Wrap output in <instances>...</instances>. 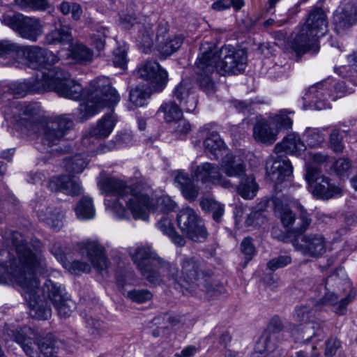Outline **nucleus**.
Segmentation results:
<instances>
[{
  "label": "nucleus",
  "instance_id": "f257e3e1",
  "mask_svg": "<svg viewBox=\"0 0 357 357\" xmlns=\"http://www.w3.org/2000/svg\"><path fill=\"white\" fill-rule=\"evenodd\" d=\"M54 91L59 96L77 100L80 97L84 101L77 109V118L84 121L94 116L105 107H114L120 100V96L111 86L109 78L101 77L91 82L89 88L83 91L82 86L66 70L54 67L36 73L20 82L0 83V103L10 106L13 97L21 98L28 93Z\"/></svg>",
  "mask_w": 357,
  "mask_h": 357
},
{
  "label": "nucleus",
  "instance_id": "f03ea898",
  "mask_svg": "<svg viewBox=\"0 0 357 357\" xmlns=\"http://www.w3.org/2000/svg\"><path fill=\"white\" fill-rule=\"evenodd\" d=\"M11 241L15 248L19 264H16L13 259L0 262V284L17 283L29 305L31 316L38 319H47L52 315V310L47 302L40 298V283L36 277V273H43L46 267L41 255L42 243L36 240L31 245L17 231L12 232ZM1 255L8 257L9 252L3 250L0 251Z\"/></svg>",
  "mask_w": 357,
  "mask_h": 357
},
{
  "label": "nucleus",
  "instance_id": "7ed1b4c3",
  "mask_svg": "<svg viewBox=\"0 0 357 357\" xmlns=\"http://www.w3.org/2000/svg\"><path fill=\"white\" fill-rule=\"evenodd\" d=\"M320 284H314L311 291L314 293L312 304L306 303L296 307L293 318L301 322L297 328L303 334L304 340L317 337L322 340L324 337V329L321 324L314 321L316 314L314 307L331 305L338 314H344L347 305L351 302L354 296L350 293L351 284L347 278H340L335 272L330 275L325 280H321Z\"/></svg>",
  "mask_w": 357,
  "mask_h": 357
},
{
  "label": "nucleus",
  "instance_id": "20e7f679",
  "mask_svg": "<svg viewBox=\"0 0 357 357\" xmlns=\"http://www.w3.org/2000/svg\"><path fill=\"white\" fill-rule=\"evenodd\" d=\"M247 63L246 52L231 45H225L214 51L213 45L202 44L196 61V73L200 86L207 93L214 90L210 75L216 70L220 75L236 74L244 71Z\"/></svg>",
  "mask_w": 357,
  "mask_h": 357
},
{
  "label": "nucleus",
  "instance_id": "39448f33",
  "mask_svg": "<svg viewBox=\"0 0 357 357\" xmlns=\"http://www.w3.org/2000/svg\"><path fill=\"white\" fill-rule=\"evenodd\" d=\"M98 186L103 193L116 195L126 201V206L135 219L147 220L149 213H167L173 211L176 204L168 196L158 197L152 204L149 192V186L136 183L127 185L123 181L115 178H105L98 181Z\"/></svg>",
  "mask_w": 357,
  "mask_h": 357
},
{
  "label": "nucleus",
  "instance_id": "423d86ee",
  "mask_svg": "<svg viewBox=\"0 0 357 357\" xmlns=\"http://www.w3.org/2000/svg\"><path fill=\"white\" fill-rule=\"evenodd\" d=\"M6 342L19 344L29 357H54L61 348L62 342L52 334L36 339L35 332L29 327L15 328L6 326L3 330Z\"/></svg>",
  "mask_w": 357,
  "mask_h": 357
},
{
  "label": "nucleus",
  "instance_id": "0eeeda50",
  "mask_svg": "<svg viewBox=\"0 0 357 357\" xmlns=\"http://www.w3.org/2000/svg\"><path fill=\"white\" fill-rule=\"evenodd\" d=\"M10 106H3L2 113L7 121L15 122L16 129L23 135L35 137L44 122L41 106L38 102L13 101Z\"/></svg>",
  "mask_w": 357,
  "mask_h": 357
},
{
  "label": "nucleus",
  "instance_id": "6e6552de",
  "mask_svg": "<svg viewBox=\"0 0 357 357\" xmlns=\"http://www.w3.org/2000/svg\"><path fill=\"white\" fill-rule=\"evenodd\" d=\"M130 255L142 275L152 285L158 286L162 283L160 271H167L170 275L171 265L162 260L151 248H137L131 250Z\"/></svg>",
  "mask_w": 357,
  "mask_h": 357
},
{
  "label": "nucleus",
  "instance_id": "1a4fd4ad",
  "mask_svg": "<svg viewBox=\"0 0 357 357\" xmlns=\"http://www.w3.org/2000/svg\"><path fill=\"white\" fill-rule=\"evenodd\" d=\"M350 93L346 83L342 82L334 83L333 79H328L317 83L310 87L303 97L305 106L321 110L331 107L328 102L329 100H335L340 96L345 93Z\"/></svg>",
  "mask_w": 357,
  "mask_h": 357
},
{
  "label": "nucleus",
  "instance_id": "9d476101",
  "mask_svg": "<svg viewBox=\"0 0 357 357\" xmlns=\"http://www.w3.org/2000/svg\"><path fill=\"white\" fill-rule=\"evenodd\" d=\"M1 22L10 28L20 37L36 42L44 32V23L38 17L26 16L20 13H6Z\"/></svg>",
  "mask_w": 357,
  "mask_h": 357
},
{
  "label": "nucleus",
  "instance_id": "9b49d317",
  "mask_svg": "<svg viewBox=\"0 0 357 357\" xmlns=\"http://www.w3.org/2000/svg\"><path fill=\"white\" fill-rule=\"evenodd\" d=\"M15 61L31 68L43 69L42 71H45L50 70V68L47 66L56 63L59 59L56 55L47 49L37 45L21 46L18 44Z\"/></svg>",
  "mask_w": 357,
  "mask_h": 357
},
{
  "label": "nucleus",
  "instance_id": "f8f14e48",
  "mask_svg": "<svg viewBox=\"0 0 357 357\" xmlns=\"http://www.w3.org/2000/svg\"><path fill=\"white\" fill-rule=\"evenodd\" d=\"M181 271L171 265L170 277L174 281V288L187 289L204 275L202 263L199 257H184L180 261Z\"/></svg>",
  "mask_w": 357,
  "mask_h": 357
},
{
  "label": "nucleus",
  "instance_id": "ddd939ff",
  "mask_svg": "<svg viewBox=\"0 0 357 357\" xmlns=\"http://www.w3.org/2000/svg\"><path fill=\"white\" fill-rule=\"evenodd\" d=\"M177 225L188 238L193 241H202L207 238L208 233L203 220L190 207L179 211L176 216Z\"/></svg>",
  "mask_w": 357,
  "mask_h": 357
},
{
  "label": "nucleus",
  "instance_id": "4468645a",
  "mask_svg": "<svg viewBox=\"0 0 357 357\" xmlns=\"http://www.w3.org/2000/svg\"><path fill=\"white\" fill-rule=\"evenodd\" d=\"M319 174L320 170L317 167L312 165L307 167L305 179L314 196L328 199L340 195L339 187L331 183L328 177Z\"/></svg>",
  "mask_w": 357,
  "mask_h": 357
},
{
  "label": "nucleus",
  "instance_id": "2eb2a0df",
  "mask_svg": "<svg viewBox=\"0 0 357 357\" xmlns=\"http://www.w3.org/2000/svg\"><path fill=\"white\" fill-rule=\"evenodd\" d=\"M43 293L53 304L58 314L61 317H68L75 309V303L69 299L65 290L58 287L52 280H47L43 286Z\"/></svg>",
  "mask_w": 357,
  "mask_h": 357
},
{
  "label": "nucleus",
  "instance_id": "dca6fc26",
  "mask_svg": "<svg viewBox=\"0 0 357 357\" xmlns=\"http://www.w3.org/2000/svg\"><path fill=\"white\" fill-rule=\"evenodd\" d=\"M140 78L147 81L152 92H161L168 82V73L154 61H147L137 70Z\"/></svg>",
  "mask_w": 357,
  "mask_h": 357
},
{
  "label": "nucleus",
  "instance_id": "f3484780",
  "mask_svg": "<svg viewBox=\"0 0 357 357\" xmlns=\"http://www.w3.org/2000/svg\"><path fill=\"white\" fill-rule=\"evenodd\" d=\"M328 241L321 234H310L298 237L293 241L295 249L304 256L317 258L323 255Z\"/></svg>",
  "mask_w": 357,
  "mask_h": 357
},
{
  "label": "nucleus",
  "instance_id": "a211bd4d",
  "mask_svg": "<svg viewBox=\"0 0 357 357\" xmlns=\"http://www.w3.org/2000/svg\"><path fill=\"white\" fill-rule=\"evenodd\" d=\"M79 252L91 261L96 272L102 277L109 273V266L102 245L96 241H84L79 243Z\"/></svg>",
  "mask_w": 357,
  "mask_h": 357
},
{
  "label": "nucleus",
  "instance_id": "6ab92c4d",
  "mask_svg": "<svg viewBox=\"0 0 357 357\" xmlns=\"http://www.w3.org/2000/svg\"><path fill=\"white\" fill-rule=\"evenodd\" d=\"M192 176L197 182L220 185L227 189L234 188L230 180L222 176L219 166L216 164L204 162L198 165Z\"/></svg>",
  "mask_w": 357,
  "mask_h": 357
},
{
  "label": "nucleus",
  "instance_id": "aec40b11",
  "mask_svg": "<svg viewBox=\"0 0 357 357\" xmlns=\"http://www.w3.org/2000/svg\"><path fill=\"white\" fill-rule=\"evenodd\" d=\"M269 162H266V172L270 179L275 183L276 189L281 190L280 185L288 183L292 176L293 167L290 161L284 157H278L268 167Z\"/></svg>",
  "mask_w": 357,
  "mask_h": 357
},
{
  "label": "nucleus",
  "instance_id": "412c9836",
  "mask_svg": "<svg viewBox=\"0 0 357 357\" xmlns=\"http://www.w3.org/2000/svg\"><path fill=\"white\" fill-rule=\"evenodd\" d=\"M167 31L168 27L165 23L158 25L155 38L158 50L160 54L164 56H169L176 52L183 42V38L181 36H172L166 38L165 35Z\"/></svg>",
  "mask_w": 357,
  "mask_h": 357
},
{
  "label": "nucleus",
  "instance_id": "4be33fe9",
  "mask_svg": "<svg viewBox=\"0 0 357 357\" xmlns=\"http://www.w3.org/2000/svg\"><path fill=\"white\" fill-rule=\"evenodd\" d=\"M318 37L303 26L292 36L290 46L296 54H303L317 45Z\"/></svg>",
  "mask_w": 357,
  "mask_h": 357
},
{
  "label": "nucleus",
  "instance_id": "5701e85b",
  "mask_svg": "<svg viewBox=\"0 0 357 357\" xmlns=\"http://www.w3.org/2000/svg\"><path fill=\"white\" fill-rule=\"evenodd\" d=\"M278 135V130L275 129L271 120L261 119L256 122L253 127V137L260 144L271 145L273 144Z\"/></svg>",
  "mask_w": 357,
  "mask_h": 357
},
{
  "label": "nucleus",
  "instance_id": "b1692460",
  "mask_svg": "<svg viewBox=\"0 0 357 357\" xmlns=\"http://www.w3.org/2000/svg\"><path fill=\"white\" fill-rule=\"evenodd\" d=\"M48 188L52 191H60L71 196L82 192L80 184L70 176L66 175L53 176L48 183Z\"/></svg>",
  "mask_w": 357,
  "mask_h": 357
},
{
  "label": "nucleus",
  "instance_id": "393cba45",
  "mask_svg": "<svg viewBox=\"0 0 357 357\" xmlns=\"http://www.w3.org/2000/svg\"><path fill=\"white\" fill-rule=\"evenodd\" d=\"M302 26L318 38L323 36L328 28L327 18L324 11L320 8L312 10L309 13L305 23Z\"/></svg>",
  "mask_w": 357,
  "mask_h": 357
},
{
  "label": "nucleus",
  "instance_id": "a878e982",
  "mask_svg": "<svg viewBox=\"0 0 357 357\" xmlns=\"http://www.w3.org/2000/svg\"><path fill=\"white\" fill-rule=\"evenodd\" d=\"M336 29L338 31L349 29L357 22V0L344 4L342 11L334 17Z\"/></svg>",
  "mask_w": 357,
  "mask_h": 357
},
{
  "label": "nucleus",
  "instance_id": "bb28decb",
  "mask_svg": "<svg viewBox=\"0 0 357 357\" xmlns=\"http://www.w3.org/2000/svg\"><path fill=\"white\" fill-rule=\"evenodd\" d=\"M306 149V146L300 136L296 133H291L286 136L281 142L278 143L274 152L276 154L285 152L287 154L300 155Z\"/></svg>",
  "mask_w": 357,
  "mask_h": 357
},
{
  "label": "nucleus",
  "instance_id": "cd10ccee",
  "mask_svg": "<svg viewBox=\"0 0 357 357\" xmlns=\"http://www.w3.org/2000/svg\"><path fill=\"white\" fill-rule=\"evenodd\" d=\"M220 166L223 172L229 177H241L245 172L243 161L231 153H227L222 158Z\"/></svg>",
  "mask_w": 357,
  "mask_h": 357
},
{
  "label": "nucleus",
  "instance_id": "c85d7f7f",
  "mask_svg": "<svg viewBox=\"0 0 357 357\" xmlns=\"http://www.w3.org/2000/svg\"><path fill=\"white\" fill-rule=\"evenodd\" d=\"M152 24L147 18H144L136 25L138 33L136 37L137 42L143 48L144 53H148L153 44V31Z\"/></svg>",
  "mask_w": 357,
  "mask_h": 357
},
{
  "label": "nucleus",
  "instance_id": "c756f323",
  "mask_svg": "<svg viewBox=\"0 0 357 357\" xmlns=\"http://www.w3.org/2000/svg\"><path fill=\"white\" fill-rule=\"evenodd\" d=\"M205 152L211 159H218L226 151L223 140L216 132H209L204 141Z\"/></svg>",
  "mask_w": 357,
  "mask_h": 357
},
{
  "label": "nucleus",
  "instance_id": "7c9ffc66",
  "mask_svg": "<svg viewBox=\"0 0 357 357\" xmlns=\"http://www.w3.org/2000/svg\"><path fill=\"white\" fill-rule=\"evenodd\" d=\"M156 227L164 234L168 236L172 242L177 246L183 247L185 240L175 229L172 220L167 215H162L155 224Z\"/></svg>",
  "mask_w": 357,
  "mask_h": 357
},
{
  "label": "nucleus",
  "instance_id": "2f4dec72",
  "mask_svg": "<svg viewBox=\"0 0 357 357\" xmlns=\"http://www.w3.org/2000/svg\"><path fill=\"white\" fill-rule=\"evenodd\" d=\"M175 182L178 184L183 197L189 202H194L199 195V189L194 185L188 174L183 172H178L175 177Z\"/></svg>",
  "mask_w": 357,
  "mask_h": 357
},
{
  "label": "nucleus",
  "instance_id": "473e14b6",
  "mask_svg": "<svg viewBox=\"0 0 357 357\" xmlns=\"http://www.w3.org/2000/svg\"><path fill=\"white\" fill-rule=\"evenodd\" d=\"M116 123V119L113 114L105 115L100 119L96 126L89 130L90 137L97 139L107 137L112 132Z\"/></svg>",
  "mask_w": 357,
  "mask_h": 357
},
{
  "label": "nucleus",
  "instance_id": "72a5a7b5",
  "mask_svg": "<svg viewBox=\"0 0 357 357\" xmlns=\"http://www.w3.org/2000/svg\"><path fill=\"white\" fill-rule=\"evenodd\" d=\"M40 135L41 143L47 147L59 144L63 139L64 135L61 131L52 128L47 122H43L40 130L36 136Z\"/></svg>",
  "mask_w": 357,
  "mask_h": 357
},
{
  "label": "nucleus",
  "instance_id": "f704fd0d",
  "mask_svg": "<svg viewBox=\"0 0 357 357\" xmlns=\"http://www.w3.org/2000/svg\"><path fill=\"white\" fill-rule=\"evenodd\" d=\"M157 112L163 114V119L167 123L177 121L183 117L182 109L174 100L164 102Z\"/></svg>",
  "mask_w": 357,
  "mask_h": 357
},
{
  "label": "nucleus",
  "instance_id": "c9c22d12",
  "mask_svg": "<svg viewBox=\"0 0 357 357\" xmlns=\"http://www.w3.org/2000/svg\"><path fill=\"white\" fill-rule=\"evenodd\" d=\"M237 192L245 199H253L258 190V185L255 178L245 174L241 178L239 184L236 187Z\"/></svg>",
  "mask_w": 357,
  "mask_h": 357
},
{
  "label": "nucleus",
  "instance_id": "e433bc0d",
  "mask_svg": "<svg viewBox=\"0 0 357 357\" xmlns=\"http://www.w3.org/2000/svg\"><path fill=\"white\" fill-rule=\"evenodd\" d=\"M199 205L202 211L206 213H211L213 219L219 222L225 213L224 204L218 202L209 197H202L199 201Z\"/></svg>",
  "mask_w": 357,
  "mask_h": 357
},
{
  "label": "nucleus",
  "instance_id": "4c0bfd02",
  "mask_svg": "<svg viewBox=\"0 0 357 357\" xmlns=\"http://www.w3.org/2000/svg\"><path fill=\"white\" fill-rule=\"evenodd\" d=\"M71 40L70 29L68 26L59 24L54 30L47 33L44 38V44L54 45L68 43Z\"/></svg>",
  "mask_w": 357,
  "mask_h": 357
},
{
  "label": "nucleus",
  "instance_id": "58836bf2",
  "mask_svg": "<svg viewBox=\"0 0 357 357\" xmlns=\"http://www.w3.org/2000/svg\"><path fill=\"white\" fill-rule=\"evenodd\" d=\"M75 212L78 219L87 220L94 218L96 210L91 198L83 197L75 207Z\"/></svg>",
  "mask_w": 357,
  "mask_h": 357
},
{
  "label": "nucleus",
  "instance_id": "ea45409f",
  "mask_svg": "<svg viewBox=\"0 0 357 357\" xmlns=\"http://www.w3.org/2000/svg\"><path fill=\"white\" fill-rule=\"evenodd\" d=\"M70 51L72 58L79 63L87 64L93 60L92 50L83 44L77 43L71 45Z\"/></svg>",
  "mask_w": 357,
  "mask_h": 357
},
{
  "label": "nucleus",
  "instance_id": "a19ab883",
  "mask_svg": "<svg viewBox=\"0 0 357 357\" xmlns=\"http://www.w3.org/2000/svg\"><path fill=\"white\" fill-rule=\"evenodd\" d=\"M89 163V160L82 153L77 154L64 161V167L70 174H79L83 172Z\"/></svg>",
  "mask_w": 357,
  "mask_h": 357
},
{
  "label": "nucleus",
  "instance_id": "79ce46f5",
  "mask_svg": "<svg viewBox=\"0 0 357 357\" xmlns=\"http://www.w3.org/2000/svg\"><path fill=\"white\" fill-rule=\"evenodd\" d=\"M294 113V111L282 109L275 116L270 117L269 119L278 132L281 130H288L291 128L293 125V120L288 115Z\"/></svg>",
  "mask_w": 357,
  "mask_h": 357
},
{
  "label": "nucleus",
  "instance_id": "37998d69",
  "mask_svg": "<svg viewBox=\"0 0 357 357\" xmlns=\"http://www.w3.org/2000/svg\"><path fill=\"white\" fill-rule=\"evenodd\" d=\"M109 31L104 26H98L92 30L90 33V45L98 52H101L105 46V40Z\"/></svg>",
  "mask_w": 357,
  "mask_h": 357
},
{
  "label": "nucleus",
  "instance_id": "c03bdc74",
  "mask_svg": "<svg viewBox=\"0 0 357 357\" xmlns=\"http://www.w3.org/2000/svg\"><path fill=\"white\" fill-rule=\"evenodd\" d=\"M307 144L311 148L321 147L325 142V135L316 128H307L303 133Z\"/></svg>",
  "mask_w": 357,
  "mask_h": 357
},
{
  "label": "nucleus",
  "instance_id": "a18cd8bd",
  "mask_svg": "<svg viewBox=\"0 0 357 357\" xmlns=\"http://www.w3.org/2000/svg\"><path fill=\"white\" fill-rule=\"evenodd\" d=\"M14 3L22 10H45L51 7L48 0H14Z\"/></svg>",
  "mask_w": 357,
  "mask_h": 357
},
{
  "label": "nucleus",
  "instance_id": "49530a36",
  "mask_svg": "<svg viewBox=\"0 0 357 357\" xmlns=\"http://www.w3.org/2000/svg\"><path fill=\"white\" fill-rule=\"evenodd\" d=\"M277 334L271 333L270 331H265L257 342V349H263L269 356L277 347Z\"/></svg>",
  "mask_w": 357,
  "mask_h": 357
},
{
  "label": "nucleus",
  "instance_id": "de8ad7c7",
  "mask_svg": "<svg viewBox=\"0 0 357 357\" xmlns=\"http://www.w3.org/2000/svg\"><path fill=\"white\" fill-rule=\"evenodd\" d=\"M38 218L40 221L45 222L52 228H59L62 225V215L59 212L49 211H44V208H36Z\"/></svg>",
  "mask_w": 357,
  "mask_h": 357
},
{
  "label": "nucleus",
  "instance_id": "09e8293b",
  "mask_svg": "<svg viewBox=\"0 0 357 357\" xmlns=\"http://www.w3.org/2000/svg\"><path fill=\"white\" fill-rule=\"evenodd\" d=\"M275 213L280 217L284 227H291L295 222V215L291 210H290L287 206L283 205L278 200L275 201Z\"/></svg>",
  "mask_w": 357,
  "mask_h": 357
},
{
  "label": "nucleus",
  "instance_id": "8fccbe9b",
  "mask_svg": "<svg viewBox=\"0 0 357 357\" xmlns=\"http://www.w3.org/2000/svg\"><path fill=\"white\" fill-rule=\"evenodd\" d=\"M151 95V93L150 91L137 86L132 89L130 91V101L136 107H143L147 104Z\"/></svg>",
  "mask_w": 357,
  "mask_h": 357
},
{
  "label": "nucleus",
  "instance_id": "3c124183",
  "mask_svg": "<svg viewBox=\"0 0 357 357\" xmlns=\"http://www.w3.org/2000/svg\"><path fill=\"white\" fill-rule=\"evenodd\" d=\"M191 83L188 80H182L173 90V96L182 105L191 93Z\"/></svg>",
  "mask_w": 357,
  "mask_h": 357
},
{
  "label": "nucleus",
  "instance_id": "603ef678",
  "mask_svg": "<svg viewBox=\"0 0 357 357\" xmlns=\"http://www.w3.org/2000/svg\"><path fill=\"white\" fill-rule=\"evenodd\" d=\"M332 168L340 178H344L349 177L351 174V164L349 159L342 158L333 163Z\"/></svg>",
  "mask_w": 357,
  "mask_h": 357
},
{
  "label": "nucleus",
  "instance_id": "864d4df0",
  "mask_svg": "<svg viewBox=\"0 0 357 357\" xmlns=\"http://www.w3.org/2000/svg\"><path fill=\"white\" fill-rule=\"evenodd\" d=\"M245 5L243 0H218L211 5L215 11H223L233 7L236 11L241 10Z\"/></svg>",
  "mask_w": 357,
  "mask_h": 357
},
{
  "label": "nucleus",
  "instance_id": "5fc2aeb1",
  "mask_svg": "<svg viewBox=\"0 0 357 357\" xmlns=\"http://www.w3.org/2000/svg\"><path fill=\"white\" fill-rule=\"evenodd\" d=\"M52 128L61 131L62 135H65L66 132L73 127V121L66 115H61L56 117L53 121L47 122Z\"/></svg>",
  "mask_w": 357,
  "mask_h": 357
},
{
  "label": "nucleus",
  "instance_id": "6e6d98bb",
  "mask_svg": "<svg viewBox=\"0 0 357 357\" xmlns=\"http://www.w3.org/2000/svg\"><path fill=\"white\" fill-rule=\"evenodd\" d=\"M59 9L63 15L71 13L72 17L75 20H78L82 14V9L77 3L63 1L59 5Z\"/></svg>",
  "mask_w": 357,
  "mask_h": 357
},
{
  "label": "nucleus",
  "instance_id": "4d7b16f0",
  "mask_svg": "<svg viewBox=\"0 0 357 357\" xmlns=\"http://www.w3.org/2000/svg\"><path fill=\"white\" fill-rule=\"evenodd\" d=\"M63 266L73 274L89 273L91 271V266L88 263L78 260L73 261H68L66 260Z\"/></svg>",
  "mask_w": 357,
  "mask_h": 357
},
{
  "label": "nucleus",
  "instance_id": "13d9d810",
  "mask_svg": "<svg viewBox=\"0 0 357 357\" xmlns=\"http://www.w3.org/2000/svg\"><path fill=\"white\" fill-rule=\"evenodd\" d=\"M152 296V294L148 289H133L127 293V297L129 299L138 303L151 300Z\"/></svg>",
  "mask_w": 357,
  "mask_h": 357
},
{
  "label": "nucleus",
  "instance_id": "bf43d9fd",
  "mask_svg": "<svg viewBox=\"0 0 357 357\" xmlns=\"http://www.w3.org/2000/svg\"><path fill=\"white\" fill-rule=\"evenodd\" d=\"M18 44L10 40H0V57L10 56L15 60Z\"/></svg>",
  "mask_w": 357,
  "mask_h": 357
},
{
  "label": "nucleus",
  "instance_id": "052dcab7",
  "mask_svg": "<svg viewBox=\"0 0 357 357\" xmlns=\"http://www.w3.org/2000/svg\"><path fill=\"white\" fill-rule=\"evenodd\" d=\"M329 146L335 153L343 152L344 146L342 143V136L337 129L333 130L330 135Z\"/></svg>",
  "mask_w": 357,
  "mask_h": 357
},
{
  "label": "nucleus",
  "instance_id": "680f3d73",
  "mask_svg": "<svg viewBox=\"0 0 357 357\" xmlns=\"http://www.w3.org/2000/svg\"><path fill=\"white\" fill-rule=\"evenodd\" d=\"M86 324L91 333L94 337H98L105 332L103 323L99 319L92 317H87L86 318Z\"/></svg>",
  "mask_w": 357,
  "mask_h": 357
},
{
  "label": "nucleus",
  "instance_id": "e2e57ef3",
  "mask_svg": "<svg viewBox=\"0 0 357 357\" xmlns=\"http://www.w3.org/2000/svg\"><path fill=\"white\" fill-rule=\"evenodd\" d=\"M114 55V65L116 67L125 69L127 66V47L125 45L118 47L115 50Z\"/></svg>",
  "mask_w": 357,
  "mask_h": 357
},
{
  "label": "nucleus",
  "instance_id": "0e129e2a",
  "mask_svg": "<svg viewBox=\"0 0 357 357\" xmlns=\"http://www.w3.org/2000/svg\"><path fill=\"white\" fill-rule=\"evenodd\" d=\"M291 262V258L288 255H280L273 258L267 263V267L271 271L283 268Z\"/></svg>",
  "mask_w": 357,
  "mask_h": 357
},
{
  "label": "nucleus",
  "instance_id": "69168bd1",
  "mask_svg": "<svg viewBox=\"0 0 357 357\" xmlns=\"http://www.w3.org/2000/svg\"><path fill=\"white\" fill-rule=\"evenodd\" d=\"M241 250L245 256V259L250 261L256 253V249L252 243V239L250 237L245 238L241 243Z\"/></svg>",
  "mask_w": 357,
  "mask_h": 357
},
{
  "label": "nucleus",
  "instance_id": "338daca9",
  "mask_svg": "<svg viewBox=\"0 0 357 357\" xmlns=\"http://www.w3.org/2000/svg\"><path fill=\"white\" fill-rule=\"evenodd\" d=\"M341 347V342L336 337H331L325 342L324 355L326 357H333Z\"/></svg>",
  "mask_w": 357,
  "mask_h": 357
},
{
  "label": "nucleus",
  "instance_id": "774afa93",
  "mask_svg": "<svg viewBox=\"0 0 357 357\" xmlns=\"http://www.w3.org/2000/svg\"><path fill=\"white\" fill-rule=\"evenodd\" d=\"M340 74L346 77L347 81L357 86V72L352 66H342L339 68Z\"/></svg>",
  "mask_w": 357,
  "mask_h": 357
}]
</instances>
